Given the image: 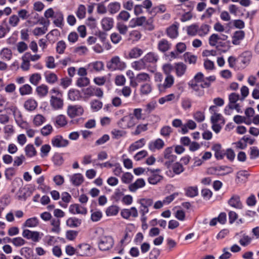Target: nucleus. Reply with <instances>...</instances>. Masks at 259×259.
Instances as JSON below:
<instances>
[{
  "mask_svg": "<svg viewBox=\"0 0 259 259\" xmlns=\"http://www.w3.org/2000/svg\"><path fill=\"white\" fill-rule=\"evenodd\" d=\"M152 88L150 84L146 83L140 87V94L142 95H147L151 93Z\"/></svg>",
  "mask_w": 259,
  "mask_h": 259,
  "instance_id": "obj_49",
  "label": "nucleus"
},
{
  "mask_svg": "<svg viewBox=\"0 0 259 259\" xmlns=\"http://www.w3.org/2000/svg\"><path fill=\"white\" fill-rule=\"evenodd\" d=\"M10 242L16 247L21 246L26 243L25 240L20 237L10 239Z\"/></svg>",
  "mask_w": 259,
  "mask_h": 259,
  "instance_id": "obj_61",
  "label": "nucleus"
},
{
  "mask_svg": "<svg viewBox=\"0 0 259 259\" xmlns=\"http://www.w3.org/2000/svg\"><path fill=\"white\" fill-rule=\"evenodd\" d=\"M25 155L28 157H32L36 155L37 151L34 146L31 144H28L24 148Z\"/></svg>",
  "mask_w": 259,
  "mask_h": 259,
  "instance_id": "obj_43",
  "label": "nucleus"
},
{
  "mask_svg": "<svg viewBox=\"0 0 259 259\" xmlns=\"http://www.w3.org/2000/svg\"><path fill=\"white\" fill-rule=\"evenodd\" d=\"M174 67L176 75L178 77L183 76L187 70V66L182 62L176 63Z\"/></svg>",
  "mask_w": 259,
  "mask_h": 259,
  "instance_id": "obj_26",
  "label": "nucleus"
},
{
  "mask_svg": "<svg viewBox=\"0 0 259 259\" xmlns=\"http://www.w3.org/2000/svg\"><path fill=\"white\" fill-rule=\"evenodd\" d=\"M164 146V142L161 139H157L156 140L151 141L148 144L149 149L154 152L156 150H160Z\"/></svg>",
  "mask_w": 259,
  "mask_h": 259,
  "instance_id": "obj_16",
  "label": "nucleus"
},
{
  "mask_svg": "<svg viewBox=\"0 0 259 259\" xmlns=\"http://www.w3.org/2000/svg\"><path fill=\"white\" fill-rule=\"evenodd\" d=\"M67 121L66 117L63 115H58L55 118V125L57 127H61L66 125Z\"/></svg>",
  "mask_w": 259,
  "mask_h": 259,
  "instance_id": "obj_39",
  "label": "nucleus"
},
{
  "mask_svg": "<svg viewBox=\"0 0 259 259\" xmlns=\"http://www.w3.org/2000/svg\"><path fill=\"white\" fill-rule=\"evenodd\" d=\"M211 149L214 151V156L217 159H222L223 158L224 156V153L222 150V146L219 144H216L213 145Z\"/></svg>",
  "mask_w": 259,
  "mask_h": 259,
  "instance_id": "obj_33",
  "label": "nucleus"
},
{
  "mask_svg": "<svg viewBox=\"0 0 259 259\" xmlns=\"http://www.w3.org/2000/svg\"><path fill=\"white\" fill-rule=\"evenodd\" d=\"M50 22L48 21L47 22L44 23V25L41 27H35L32 31V33L35 36H40L45 34L48 31V26L49 25Z\"/></svg>",
  "mask_w": 259,
  "mask_h": 259,
  "instance_id": "obj_29",
  "label": "nucleus"
},
{
  "mask_svg": "<svg viewBox=\"0 0 259 259\" xmlns=\"http://www.w3.org/2000/svg\"><path fill=\"white\" fill-rule=\"evenodd\" d=\"M138 123L132 114L123 116L117 122L119 127L123 129L131 128Z\"/></svg>",
  "mask_w": 259,
  "mask_h": 259,
  "instance_id": "obj_6",
  "label": "nucleus"
},
{
  "mask_svg": "<svg viewBox=\"0 0 259 259\" xmlns=\"http://www.w3.org/2000/svg\"><path fill=\"white\" fill-rule=\"evenodd\" d=\"M131 17L130 14L124 10L121 11L118 16H117V19L118 20H122L123 21H127Z\"/></svg>",
  "mask_w": 259,
  "mask_h": 259,
  "instance_id": "obj_63",
  "label": "nucleus"
},
{
  "mask_svg": "<svg viewBox=\"0 0 259 259\" xmlns=\"http://www.w3.org/2000/svg\"><path fill=\"white\" fill-rule=\"evenodd\" d=\"M112 138L118 139L121 137H124L126 132L123 130L113 129L111 132Z\"/></svg>",
  "mask_w": 259,
  "mask_h": 259,
  "instance_id": "obj_55",
  "label": "nucleus"
},
{
  "mask_svg": "<svg viewBox=\"0 0 259 259\" xmlns=\"http://www.w3.org/2000/svg\"><path fill=\"white\" fill-rule=\"evenodd\" d=\"M149 171L151 175L148 178V181L150 184L156 185L163 179V176L160 174V169H150Z\"/></svg>",
  "mask_w": 259,
  "mask_h": 259,
  "instance_id": "obj_10",
  "label": "nucleus"
},
{
  "mask_svg": "<svg viewBox=\"0 0 259 259\" xmlns=\"http://www.w3.org/2000/svg\"><path fill=\"white\" fill-rule=\"evenodd\" d=\"M228 37V36L226 34L212 33L208 38V44L211 47H215L217 49L226 48L230 44L229 41L225 42Z\"/></svg>",
  "mask_w": 259,
  "mask_h": 259,
  "instance_id": "obj_3",
  "label": "nucleus"
},
{
  "mask_svg": "<svg viewBox=\"0 0 259 259\" xmlns=\"http://www.w3.org/2000/svg\"><path fill=\"white\" fill-rule=\"evenodd\" d=\"M113 244L114 241L111 236H104L99 243V247L100 250L106 251L111 248Z\"/></svg>",
  "mask_w": 259,
  "mask_h": 259,
  "instance_id": "obj_9",
  "label": "nucleus"
},
{
  "mask_svg": "<svg viewBox=\"0 0 259 259\" xmlns=\"http://www.w3.org/2000/svg\"><path fill=\"white\" fill-rule=\"evenodd\" d=\"M119 207L115 205L108 207L106 210V214L108 217L116 215L119 211Z\"/></svg>",
  "mask_w": 259,
  "mask_h": 259,
  "instance_id": "obj_56",
  "label": "nucleus"
},
{
  "mask_svg": "<svg viewBox=\"0 0 259 259\" xmlns=\"http://www.w3.org/2000/svg\"><path fill=\"white\" fill-rule=\"evenodd\" d=\"M233 109H235L237 111V112H239L240 111V105H236L233 106L231 105V104H229L224 109L225 113L228 115H232L233 113Z\"/></svg>",
  "mask_w": 259,
  "mask_h": 259,
  "instance_id": "obj_51",
  "label": "nucleus"
},
{
  "mask_svg": "<svg viewBox=\"0 0 259 259\" xmlns=\"http://www.w3.org/2000/svg\"><path fill=\"white\" fill-rule=\"evenodd\" d=\"M175 78L172 75H166L163 83H159L157 85L158 90L163 93L166 89L170 88L174 83Z\"/></svg>",
  "mask_w": 259,
  "mask_h": 259,
  "instance_id": "obj_11",
  "label": "nucleus"
},
{
  "mask_svg": "<svg viewBox=\"0 0 259 259\" xmlns=\"http://www.w3.org/2000/svg\"><path fill=\"white\" fill-rule=\"evenodd\" d=\"M81 224V220L75 217L68 218L66 222V225L70 228H74L78 227Z\"/></svg>",
  "mask_w": 259,
  "mask_h": 259,
  "instance_id": "obj_28",
  "label": "nucleus"
},
{
  "mask_svg": "<svg viewBox=\"0 0 259 259\" xmlns=\"http://www.w3.org/2000/svg\"><path fill=\"white\" fill-rule=\"evenodd\" d=\"M20 252L22 255L27 258H29L32 256L33 250L28 247H24L21 249Z\"/></svg>",
  "mask_w": 259,
  "mask_h": 259,
  "instance_id": "obj_58",
  "label": "nucleus"
},
{
  "mask_svg": "<svg viewBox=\"0 0 259 259\" xmlns=\"http://www.w3.org/2000/svg\"><path fill=\"white\" fill-rule=\"evenodd\" d=\"M143 54V51L140 48L135 47L130 50L128 56L131 59H137L139 58Z\"/></svg>",
  "mask_w": 259,
  "mask_h": 259,
  "instance_id": "obj_38",
  "label": "nucleus"
},
{
  "mask_svg": "<svg viewBox=\"0 0 259 259\" xmlns=\"http://www.w3.org/2000/svg\"><path fill=\"white\" fill-rule=\"evenodd\" d=\"M95 253V249L89 244L82 243L77 246V255L82 256H91Z\"/></svg>",
  "mask_w": 259,
  "mask_h": 259,
  "instance_id": "obj_7",
  "label": "nucleus"
},
{
  "mask_svg": "<svg viewBox=\"0 0 259 259\" xmlns=\"http://www.w3.org/2000/svg\"><path fill=\"white\" fill-rule=\"evenodd\" d=\"M189 86L195 91H200L199 95L203 94V91L201 90L209 86V82L205 80L203 74L201 72L197 73L194 78L189 82Z\"/></svg>",
  "mask_w": 259,
  "mask_h": 259,
  "instance_id": "obj_2",
  "label": "nucleus"
},
{
  "mask_svg": "<svg viewBox=\"0 0 259 259\" xmlns=\"http://www.w3.org/2000/svg\"><path fill=\"white\" fill-rule=\"evenodd\" d=\"M132 67L135 70L140 71L145 69L146 67V64L143 60V58L133 62L131 64Z\"/></svg>",
  "mask_w": 259,
  "mask_h": 259,
  "instance_id": "obj_35",
  "label": "nucleus"
},
{
  "mask_svg": "<svg viewBox=\"0 0 259 259\" xmlns=\"http://www.w3.org/2000/svg\"><path fill=\"white\" fill-rule=\"evenodd\" d=\"M12 56L11 50L8 48H4L0 51V58L4 61L10 60Z\"/></svg>",
  "mask_w": 259,
  "mask_h": 259,
  "instance_id": "obj_30",
  "label": "nucleus"
},
{
  "mask_svg": "<svg viewBox=\"0 0 259 259\" xmlns=\"http://www.w3.org/2000/svg\"><path fill=\"white\" fill-rule=\"evenodd\" d=\"M70 180L73 185L78 186L83 182L84 178L81 174H74L70 176Z\"/></svg>",
  "mask_w": 259,
  "mask_h": 259,
  "instance_id": "obj_23",
  "label": "nucleus"
},
{
  "mask_svg": "<svg viewBox=\"0 0 259 259\" xmlns=\"http://www.w3.org/2000/svg\"><path fill=\"white\" fill-rule=\"evenodd\" d=\"M68 97L71 101L78 100L81 98L80 92L76 89H70L68 93Z\"/></svg>",
  "mask_w": 259,
  "mask_h": 259,
  "instance_id": "obj_37",
  "label": "nucleus"
},
{
  "mask_svg": "<svg viewBox=\"0 0 259 259\" xmlns=\"http://www.w3.org/2000/svg\"><path fill=\"white\" fill-rule=\"evenodd\" d=\"M158 46L159 50L160 51L164 52L169 49L170 44L167 40L165 39H162L159 41Z\"/></svg>",
  "mask_w": 259,
  "mask_h": 259,
  "instance_id": "obj_54",
  "label": "nucleus"
},
{
  "mask_svg": "<svg viewBox=\"0 0 259 259\" xmlns=\"http://www.w3.org/2000/svg\"><path fill=\"white\" fill-rule=\"evenodd\" d=\"M245 33L243 31L238 30L235 31L232 36V44L234 45H238L244 38Z\"/></svg>",
  "mask_w": 259,
  "mask_h": 259,
  "instance_id": "obj_24",
  "label": "nucleus"
},
{
  "mask_svg": "<svg viewBox=\"0 0 259 259\" xmlns=\"http://www.w3.org/2000/svg\"><path fill=\"white\" fill-rule=\"evenodd\" d=\"M106 66L107 68L111 70H123L126 68V65L125 62L121 60L119 56H115L113 57L107 63Z\"/></svg>",
  "mask_w": 259,
  "mask_h": 259,
  "instance_id": "obj_5",
  "label": "nucleus"
},
{
  "mask_svg": "<svg viewBox=\"0 0 259 259\" xmlns=\"http://www.w3.org/2000/svg\"><path fill=\"white\" fill-rule=\"evenodd\" d=\"M88 68L99 72L104 70V64L102 61H95L90 63Z\"/></svg>",
  "mask_w": 259,
  "mask_h": 259,
  "instance_id": "obj_36",
  "label": "nucleus"
},
{
  "mask_svg": "<svg viewBox=\"0 0 259 259\" xmlns=\"http://www.w3.org/2000/svg\"><path fill=\"white\" fill-rule=\"evenodd\" d=\"M100 24L102 29L107 31L113 27L114 21L113 18L105 16L101 19Z\"/></svg>",
  "mask_w": 259,
  "mask_h": 259,
  "instance_id": "obj_15",
  "label": "nucleus"
},
{
  "mask_svg": "<svg viewBox=\"0 0 259 259\" xmlns=\"http://www.w3.org/2000/svg\"><path fill=\"white\" fill-rule=\"evenodd\" d=\"M150 80L151 77L149 74L145 72H142L137 74L135 77V81L137 83L138 86L139 83L149 82Z\"/></svg>",
  "mask_w": 259,
  "mask_h": 259,
  "instance_id": "obj_27",
  "label": "nucleus"
},
{
  "mask_svg": "<svg viewBox=\"0 0 259 259\" xmlns=\"http://www.w3.org/2000/svg\"><path fill=\"white\" fill-rule=\"evenodd\" d=\"M165 165L169 169L166 171V174L170 178H173L175 175H179L181 174L185 170L182 164L178 162L171 164L170 162L166 161Z\"/></svg>",
  "mask_w": 259,
  "mask_h": 259,
  "instance_id": "obj_4",
  "label": "nucleus"
},
{
  "mask_svg": "<svg viewBox=\"0 0 259 259\" xmlns=\"http://www.w3.org/2000/svg\"><path fill=\"white\" fill-rule=\"evenodd\" d=\"M64 17L62 12H56L53 21L54 24L58 27H62L63 25Z\"/></svg>",
  "mask_w": 259,
  "mask_h": 259,
  "instance_id": "obj_34",
  "label": "nucleus"
},
{
  "mask_svg": "<svg viewBox=\"0 0 259 259\" xmlns=\"http://www.w3.org/2000/svg\"><path fill=\"white\" fill-rule=\"evenodd\" d=\"M186 195L193 197L198 195V188L196 186H190L185 189Z\"/></svg>",
  "mask_w": 259,
  "mask_h": 259,
  "instance_id": "obj_52",
  "label": "nucleus"
},
{
  "mask_svg": "<svg viewBox=\"0 0 259 259\" xmlns=\"http://www.w3.org/2000/svg\"><path fill=\"white\" fill-rule=\"evenodd\" d=\"M90 81L87 77H81L77 79L76 81V85L79 87H83L88 85Z\"/></svg>",
  "mask_w": 259,
  "mask_h": 259,
  "instance_id": "obj_60",
  "label": "nucleus"
},
{
  "mask_svg": "<svg viewBox=\"0 0 259 259\" xmlns=\"http://www.w3.org/2000/svg\"><path fill=\"white\" fill-rule=\"evenodd\" d=\"M51 225L52 226L51 231L55 234H59L60 232V221L59 219H54L51 221Z\"/></svg>",
  "mask_w": 259,
  "mask_h": 259,
  "instance_id": "obj_41",
  "label": "nucleus"
},
{
  "mask_svg": "<svg viewBox=\"0 0 259 259\" xmlns=\"http://www.w3.org/2000/svg\"><path fill=\"white\" fill-rule=\"evenodd\" d=\"M228 204L236 209H241L243 207L242 202L240 201V197L238 195H234L228 201Z\"/></svg>",
  "mask_w": 259,
  "mask_h": 259,
  "instance_id": "obj_19",
  "label": "nucleus"
},
{
  "mask_svg": "<svg viewBox=\"0 0 259 259\" xmlns=\"http://www.w3.org/2000/svg\"><path fill=\"white\" fill-rule=\"evenodd\" d=\"M241 97L240 96L235 93H231L229 96V104H231V105H239V104L236 103V102L238 100H240Z\"/></svg>",
  "mask_w": 259,
  "mask_h": 259,
  "instance_id": "obj_62",
  "label": "nucleus"
},
{
  "mask_svg": "<svg viewBox=\"0 0 259 259\" xmlns=\"http://www.w3.org/2000/svg\"><path fill=\"white\" fill-rule=\"evenodd\" d=\"M37 106L36 101L32 99H29L25 101L24 103L25 108L29 111L34 110Z\"/></svg>",
  "mask_w": 259,
  "mask_h": 259,
  "instance_id": "obj_46",
  "label": "nucleus"
},
{
  "mask_svg": "<svg viewBox=\"0 0 259 259\" xmlns=\"http://www.w3.org/2000/svg\"><path fill=\"white\" fill-rule=\"evenodd\" d=\"M67 111L68 115L71 118H73L75 116L81 115L84 112V110L80 105H70L68 107Z\"/></svg>",
  "mask_w": 259,
  "mask_h": 259,
  "instance_id": "obj_12",
  "label": "nucleus"
},
{
  "mask_svg": "<svg viewBox=\"0 0 259 259\" xmlns=\"http://www.w3.org/2000/svg\"><path fill=\"white\" fill-rule=\"evenodd\" d=\"M17 123L21 127H24L25 123L23 121L22 115L20 110H18L13 115Z\"/></svg>",
  "mask_w": 259,
  "mask_h": 259,
  "instance_id": "obj_57",
  "label": "nucleus"
},
{
  "mask_svg": "<svg viewBox=\"0 0 259 259\" xmlns=\"http://www.w3.org/2000/svg\"><path fill=\"white\" fill-rule=\"evenodd\" d=\"M252 58V54L249 51L243 52L240 56L241 63L242 64V67L245 68L250 63Z\"/></svg>",
  "mask_w": 259,
  "mask_h": 259,
  "instance_id": "obj_21",
  "label": "nucleus"
},
{
  "mask_svg": "<svg viewBox=\"0 0 259 259\" xmlns=\"http://www.w3.org/2000/svg\"><path fill=\"white\" fill-rule=\"evenodd\" d=\"M22 236L27 239H30L34 242H37L43 235L38 231H32L28 229H25L22 232Z\"/></svg>",
  "mask_w": 259,
  "mask_h": 259,
  "instance_id": "obj_8",
  "label": "nucleus"
},
{
  "mask_svg": "<svg viewBox=\"0 0 259 259\" xmlns=\"http://www.w3.org/2000/svg\"><path fill=\"white\" fill-rule=\"evenodd\" d=\"M197 59V58L196 56L192 55L189 52H187L184 55V59L185 61L188 62L190 64H195Z\"/></svg>",
  "mask_w": 259,
  "mask_h": 259,
  "instance_id": "obj_53",
  "label": "nucleus"
},
{
  "mask_svg": "<svg viewBox=\"0 0 259 259\" xmlns=\"http://www.w3.org/2000/svg\"><path fill=\"white\" fill-rule=\"evenodd\" d=\"M146 185L145 180L140 178L128 186V189L132 192H135L138 189L144 187Z\"/></svg>",
  "mask_w": 259,
  "mask_h": 259,
  "instance_id": "obj_18",
  "label": "nucleus"
},
{
  "mask_svg": "<svg viewBox=\"0 0 259 259\" xmlns=\"http://www.w3.org/2000/svg\"><path fill=\"white\" fill-rule=\"evenodd\" d=\"M120 4L118 2H113L108 5V10L111 14L117 13L120 9Z\"/></svg>",
  "mask_w": 259,
  "mask_h": 259,
  "instance_id": "obj_44",
  "label": "nucleus"
},
{
  "mask_svg": "<svg viewBox=\"0 0 259 259\" xmlns=\"http://www.w3.org/2000/svg\"><path fill=\"white\" fill-rule=\"evenodd\" d=\"M41 79V75L38 73L32 74L30 76L29 82L34 85H36Z\"/></svg>",
  "mask_w": 259,
  "mask_h": 259,
  "instance_id": "obj_59",
  "label": "nucleus"
},
{
  "mask_svg": "<svg viewBox=\"0 0 259 259\" xmlns=\"http://www.w3.org/2000/svg\"><path fill=\"white\" fill-rule=\"evenodd\" d=\"M164 158L168 160V162L174 161L176 158V156L172 154V147L166 148L163 152Z\"/></svg>",
  "mask_w": 259,
  "mask_h": 259,
  "instance_id": "obj_42",
  "label": "nucleus"
},
{
  "mask_svg": "<svg viewBox=\"0 0 259 259\" xmlns=\"http://www.w3.org/2000/svg\"><path fill=\"white\" fill-rule=\"evenodd\" d=\"M143 59L145 63L146 62L154 63L157 61V60L158 59V57L154 53L150 52V53L147 54L143 58Z\"/></svg>",
  "mask_w": 259,
  "mask_h": 259,
  "instance_id": "obj_45",
  "label": "nucleus"
},
{
  "mask_svg": "<svg viewBox=\"0 0 259 259\" xmlns=\"http://www.w3.org/2000/svg\"><path fill=\"white\" fill-rule=\"evenodd\" d=\"M19 92L22 96L30 95L32 92V88L30 85L25 84L19 88Z\"/></svg>",
  "mask_w": 259,
  "mask_h": 259,
  "instance_id": "obj_50",
  "label": "nucleus"
},
{
  "mask_svg": "<svg viewBox=\"0 0 259 259\" xmlns=\"http://www.w3.org/2000/svg\"><path fill=\"white\" fill-rule=\"evenodd\" d=\"M179 24L175 23L167 29V34L171 38H176L179 34Z\"/></svg>",
  "mask_w": 259,
  "mask_h": 259,
  "instance_id": "obj_25",
  "label": "nucleus"
},
{
  "mask_svg": "<svg viewBox=\"0 0 259 259\" xmlns=\"http://www.w3.org/2000/svg\"><path fill=\"white\" fill-rule=\"evenodd\" d=\"M46 81L49 84H54L58 80L57 75L53 72H46L45 74Z\"/></svg>",
  "mask_w": 259,
  "mask_h": 259,
  "instance_id": "obj_40",
  "label": "nucleus"
},
{
  "mask_svg": "<svg viewBox=\"0 0 259 259\" xmlns=\"http://www.w3.org/2000/svg\"><path fill=\"white\" fill-rule=\"evenodd\" d=\"M51 143L53 146L55 147L62 148L67 146L69 144V141L64 139L62 136L57 135L52 139Z\"/></svg>",
  "mask_w": 259,
  "mask_h": 259,
  "instance_id": "obj_13",
  "label": "nucleus"
},
{
  "mask_svg": "<svg viewBox=\"0 0 259 259\" xmlns=\"http://www.w3.org/2000/svg\"><path fill=\"white\" fill-rule=\"evenodd\" d=\"M69 210L72 214H85L87 213V208L78 204L70 205Z\"/></svg>",
  "mask_w": 259,
  "mask_h": 259,
  "instance_id": "obj_17",
  "label": "nucleus"
},
{
  "mask_svg": "<svg viewBox=\"0 0 259 259\" xmlns=\"http://www.w3.org/2000/svg\"><path fill=\"white\" fill-rule=\"evenodd\" d=\"M248 174L246 171H240L237 173L236 182L237 184L244 182L248 178Z\"/></svg>",
  "mask_w": 259,
  "mask_h": 259,
  "instance_id": "obj_48",
  "label": "nucleus"
},
{
  "mask_svg": "<svg viewBox=\"0 0 259 259\" xmlns=\"http://www.w3.org/2000/svg\"><path fill=\"white\" fill-rule=\"evenodd\" d=\"M198 24H192L187 27L186 31L187 34L192 36L198 35Z\"/></svg>",
  "mask_w": 259,
  "mask_h": 259,
  "instance_id": "obj_47",
  "label": "nucleus"
},
{
  "mask_svg": "<svg viewBox=\"0 0 259 259\" xmlns=\"http://www.w3.org/2000/svg\"><path fill=\"white\" fill-rule=\"evenodd\" d=\"M36 95L40 98L46 97L49 93L48 87L44 84H42L36 87L35 89Z\"/></svg>",
  "mask_w": 259,
  "mask_h": 259,
  "instance_id": "obj_22",
  "label": "nucleus"
},
{
  "mask_svg": "<svg viewBox=\"0 0 259 259\" xmlns=\"http://www.w3.org/2000/svg\"><path fill=\"white\" fill-rule=\"evenodd\" d=\"M49 103L54 110H60L63 108L64 102L63 93L57 88H53L50 92Z\"/></svg>",
  "mask_w": 259,
  "mask_h": 259,
  "instance_id": "obj_1",
  "label": "nucleus"
},
{
  "mask_svg": "<svg viewBox=\"0 0 259 259\" xmlns=\"http://www.w3.org/2000/svg\"><path fill=\"white\" fill-rule=\"evenodd\" d=\"M210 29V26L206 24H202L200 26L198 25V35L200 37H204L207 35Z\"/></svg>",
  "mask_w": 259,
  "mask_h": 259,
  "instance_id": "obj_31",
  "label": "nucleus"
},
{
  "mask_svg": "<svg viewBox=\"0 0 259 259\" xmlns=\"http://www.w3.org/2000/svg\"><path fill=\"white\" fill-rule=\"evenodd\" d=\"M117 29L122 35H125L128 31V27L122 22H118L116 26Z\"/></svg>",
  "mask_w": 259,
  "mask_h": 259,
  "instance_id": "obj_64",
  "label": "nucleus"
},
{
  "mask_svg": "<svg viewBox=\"0 0 259 259\" xmlns=\"http://www.w3.org/2000/svg\"><path fill=\"white\" fill-rule=\"evenodd\" d=\"M120 215L123 219L129 220L131 217L134 218L138 217V211L135 207H132L130 208L122 209Z\"/></svg>",
  "mask_w": 259,
  "mask_h": 259,
  "instance_id": "obj_14",
  "label": "nucleus"
},
{
  "mask_svg": "<svg viewBox=\"0 0 259 259\" xmlns=\"http://www.w3.org/2000/svg\"><path fill=\"white\" fill-rule=\"evenodd\" d=\"M39 224V221L36 217H32L28 219L23 223V227L27 228H35Z\"/></svg>",
  "mask_w": 259,
  "mask_h": 259,
  "instance_id": "obj_32",
  "label": "nucleus"
},
{
  "mask_svg": "<svg viewBox=\"0 0 259 259\" xmlns=\"http://www.w3.org/2000/svg\"><path fill=\"white\" fill-rule=\"evenodd\" d=\"M146 143V140L144 138H142L133 143H132L129 147L128 151L129 152L132 153L137 150L139 149L142 148L144 146Z\"/></svg>",
  "mask_w": 259,
  "mask_h": 259,
  "instance_id": "obj_20",
  "label": "nucleus"
}]
</instances>
